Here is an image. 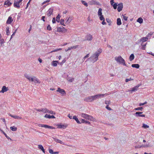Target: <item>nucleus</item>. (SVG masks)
Returning a JSON list of instances; mask_svg holds the SVG:
<instances>
[{
    "instance_id": "obj_48",
    "label": "nucleus",
    "mask_w": 154,
    "mask_h": 154,
    "mask_svg": "<svg viewBox=\"0 0 154 154\" xmlns=\"http://www.w3.org/2000/svg\"><path fill=\"white\" fill-rule=\"evenodd\" d=\"M9 27H7L6 28V34L7 35H9L10 32L9 31Z\"/></svg>"
},
{
    "instance_id": "obj_18",
    "label": "nucleus",
    "mask_w": 154,
    "mask_h": 154,
    "mask_svg": "<svg viewBox=\"0 0 154 154\" xmlns=\"http://www.w3.org/2000/svg\"><path fill=\"white\" fill-rule=\"evenodd\" d=\"M139 86H135L134 87L132 88L131 90H129L128 91H130L131 93L136 91L138 90Z\"/></svg>"
},
{
    "instance_id": "obj_42",
    "label": "nucleus",
    "mask_w": 154,
    "mask_h": 154,
    "mask_svg": "<svg viewBox=\"0 0 154 154\" xmlns=\"http://www.w3.org/2000/svg\"><path fill=\"white\" fill-rule=\"evenodd\" d=\"M56 141L57 142L60 143L61 144H64V143L61 140H60L59 139H56Z\"/></svg>"
},
{
    "instance_id": "obj_16",
    "label": "nucleus",
    "mask_w": 154,
    "mask_h": 154,
    "mask_svg": "<svg viewBox=\"0 0 154 154\" xmlns=\"http://www.w3.org/2000/svg\"><path fill=\"white\" fill-rule=\"evenodd\" d=\"M118 7L117 8L118 11L119 12H120L121 11L123 7V4L122 3H120L118 5Z\"/></svg>"
},
{
    "instance_id": "obj_26",
    "label": "nucleus",
    "mask_w": 154,
    "mask_h": 154,
    "mask_svg": "<svg viewBox=\"0 0 154 154\" xmlns=\"http://www.w3.org/2000/svg\"><path fill=\"white\" fill-rule=\"evenodd\" d=\"M34 81L33 82L35 83H40L41 82L37 78L35 77L34 79Z\"/></svg>"
},
{
    "instance_id": "obj_54",
    "label": "nucleus",
    "mask_w": 154,
    "mask_h": 154,
    "mask_svg": "<svg viewBox=\"0 0 154 154\" xmlns=\"http://www.w3.org/2000/svg\"><path fill=\"white\" fill-rule=\"evenodd\" d=\"M89 54H88L86 55L83 58V59L85 60L86 58H87L88 57H89Z\"/></svg>"
},
{
    "instance_id": "obj_30",
    "label": "nucleus",
    "mask_w": 154,
    "mask_h": 154,
    "mask_svg": "<svg viewBox=\"0 0 154 154\" xmlns=\"http://www.w3.org/2000/svg\"><path fill=\"white\" fill-rule=\"evenodd\" d=\"M117 24L118 25H120L122 24V22L120 18H117Z\"/></svg>"
},
{
    "instance_id": "obj_44",
    "label": "nucleus",
    "mask_w": 154,
    "mask_h": 154,
    "mask_svg": "<svg viewBox=\"0 0 154 154\" xmlns=\"http://www.w3.org/2000/svg\"><path fill=\"white\" fill-rule=\"evenodd\" d=\"M146 44H145L144 45H142L141 44V46H142V49H143V50H145V49H146Z\"/></svg>"
},
{
    "instance_id": "obj_4",
    "label": "nucleus",
    "mask_w": 154,
    "mask_h": 154,
    "mask_svg": "<svg viewBox=\"0 0 154 154\" xmlns=\"http://www.w3.org/2000/svg\"><path fill=\"white\" fill-rule=\"evenodd\" d=\"M57 31L61 32L63 33H65L67 31V29L63 27H59L57 28Z\"/></svg>"
},
{
    "instance_id": "obj_40",
    "label": "nucleus",
    "mask_w": 154,
    "mask_h": 154,
    "mask_svg": "<svg viewBox=\"0 0 154 154\" xmlns=\"http://www.w3.org/2000/svg\"><path fill=\"white\" fill-rule=\"evenodd\" d=\"M142 127L143 128H149V126L148 125H147L143 123V126Z\"/></svg>"
},
{
    "instance_id": "obj_15",
    "label": "nucleus",
    "mask_w": 154,
    "mask_h": 154,
    "mask_svg": "<svg viewBox=\"0 0 154 154\" xmlns=\"http://www.w3.org/2000/svg\"><path fill=\"white\" fill-rule=\"evenodd\" d=\"M57 126L58 128L65 129L67 127V125L58 124L57 125Z\"/></svg>"
},
{
    "instance_id": "obj_53",
    "label": "nucleus",
    "mask_w": 154,
    "mask_h": 154,
    "mask_svg": "<svg viewBox=\"0 0 154 154\" xmlns=\"http://www.w3.org/2000/svg\"><path fill=\"white\" fill-rule=\"evenodd\" d=\"M147 103V102L145 101L144 103H139V106H143V105H145V104H146Z\"/></svg>"
},
{
    "instance_id": "obj_3",
    "label": "nucleus",
    "mask_w": 154,
    "mask_h": 154,
    "mask_svg": "<svg viewBox=\"0 0 154 154\" xmlns=\"http://www.w3.org/2000/svg\"><path fill=\"white\" fill-rule=\"evenodd\" d=\"M115 60L120 64H122L124 66H126L125 60L121 56L115 57Z\"/></svg>"
},
{
    "instance_id": "obj_60",
    "label": "nucleus",
    "mask_w": 154,
    "mask_h": 154,
    "mask_svg": "<svg viewBox=\"0 0 154 154\" xmlns=\"http://www.w3.org/2000/svg\"><path fill=\"white\" fill-rule=\"evenodd\" d=\"M102 24L103 25H105L106 24V22H105V20H103V21L102 22Z\"/></svg>"
},
{
    "instance_id": "obj_9",
    "label": "nucleus",
    "mask_w": 154,
    "mask_h": 154,
    "mask_svg": "<svg viewBox=\"0 0 154 154\" xmlns=\"http://www.w3.org/2000/svg\"><path fill=\"white\" fill-rule=\"evenodd\" d=\"M21 3L19 2L18 1H15L14 4V7L19 8H20V5H21Z\"/></svg>"
},
{
    "instance_id": "obj_21",
    "label": "nucleus",
    "mask_w": 154,
    "mask_h": 154,
    "mask_svg": "<svg viewBox=\"0 0 154 154\" xmlns=\"http://www.w3.org/2000/svg\"><path fill=\"white\" fill-rule=\"evenodd\" d=\"M79 47V45H76L74 46L70 47L68 48V49H67V51H68V50H70L71 49H75L78 48Z\"/></svg>"
},
{
    "instance_id": "obj_49",
    "label": "nucleus",
    "mask_w": 154,
    "mask_h": 154,
    "mask_svg": "<svg viewBox=\"0 0 154 154\" xmlns=\"http://www.w3.org/2000/svg\"><path fill=\"white\" fill-rule=\"evenodd\" d=\"M100 17V19L101 20H105V18L103 17V15H102L99 16Z\"/></svg>"
},
{
    "instance_id": "obj_55",
    "label": "nucleus",
    "mask_w": 154,
    "mask_h": 154,
    "mask_svg": "<svg viewBox=\"0 0 154 154\" xmlns=\"http://www.w3.org/2000/svg\"><path fill=\"white\" fill-rule=\"evenodd\" d=\"M106 108L107 109H108V110H111V108H110V107H109V106L108 105H107L106 106Z\"/></svg>"
},
{
    "instance_id": "obj_52",
    "label": "nucleus",
    "mask_w": 154,
    "mask_h": 154,
    "mask_svg": "<svg viewBox=\"0 0 154 154\" xmlns=\"http://www.w3.org/2000/svg\"><path fill=\"white\" fill-rule=\"evenodd\" d=\"M3 133L4 134V135L5 136V137L8 139H10L11 140V139L9 137H8L7 135L4 132H3Z\"/></svg>"
},
{
    "instance_id": "obj_50",
    "label": "nucleus",
    "mask_w": 154,
    "mask_h": 154,
    "mask_svg": "<svg viewBox=\"0 0 154 154\" xmlns=\"http://www.w3.org/2000/svg\"><path fill=\"white\" fill-rule=\"evenodd\" d=\"M62 50L61 48L56 49H55L54 51H51V53H52V52H54L57 51H59V50Z\"/></svg>"
},
{
    "instance_id": "obj_37",
    "label": "nucleus",
    "mask_w": 154,
    "mask_h": 154,
    "mask_svg": "<svg viewBox=\"0 0 154 154\" xmlns=\"http://www.w3.org/2000/svg\"><path fill=\"white\" fill-rule=\"evenodd\" d=\"M60 17L59 14L56 17V21L58 23L60 22Z\"/></svg>"
},
{
    "instance_id": "obj_63",
    "label": "nucleus",
    "mask_w": 154,
    "mask_h": 154,
    "mask_svg": "<svg viewBox=\"0 0 154 154\" xmlns=\"http://www.w3.org/2000/svg\"><path fill=\"white\" fill-rule=\"evenodd\" d=\"M110 2L111 4L112 5H113V4L114 3V1L113 0H111Z\"/></svg>"
},
{
    "instance_id": "obj_31",
    "label": "nucleus",
    "mask_w": 154,
    "mask_h": 154,
    "mask_svg": "<svg viewBox=\"0 0 154 154\" xmlns=\"http://www.w3.org/2000/svg\"><path fill=\"white\" fill-rule=\"evenodd\" d=\"M143 19L141 17L139 18L137 20V22L139 23H140V24L143 23Z\"/></svg>"
},
{
    "instance_id": "obj_22",
    "label": "nucleus",
    "mask_w": 154,
    "mask_h": 154,
    "mask_svg": "<svg viewBox=\"0 0 154 154\" xmlns=\"http://www.w3.org/2000/svg\"><path fill=\"white\" fill-rule=\"evenodd\" d=\"M45 117L48 119H54L55 118V117L54 116H50V115H48L47 114L45 115Z\"/></svg>"
},
{
    "instance_id": "obj_24",
    "label": "nucleus",
    "mask_w": 154,
    "mask_h": 154,
    "mask_svg": "<svg viewBox=\"0 0 154 154\" xmlns=\"http://www.w3.org/2000/svg\"><path fill=\"white\" fill-rule=\"evenodd\" d=\"M49 152L51 154H58L59 153L58 152H54L53 150L51 149H49Z\"/></svg>"
},
{
    "instance_id": "obj_46",
    "label": "nucleus",
    "mask_w": 154,
    "mask_h": 154,
    "mask_svg": "<svg viewBox=\"0 0 154 154\" xmlns=\"http://www.w3.org/2000/svg\"><path fill=\"white\" fill-rule=\"evenodd\" d=\"M112 5L113 6V8L114 9H116L117 8V7L118 6V5L117 4V3H114Z\"/></svg>"
},
{
    "instance_id": "obj_62",
    "label": "nucleus",
    "mask_w": 154,
    "mask_h": 154,
    "mask_svg": "<svg viewBox=\"0 0 154 154\" xmlns=\"http://www.w3.org/2000/svg\"><path fill=\"white\" fill-rule=\"evenodd\" d=\"M29 3H30L29 2H28V3H27V5H26V8H25V9H27V8H28V6H29Z\"/></svg>"
},
{
    "instance_id": "obj_57",
    "label": "nucleus",
    "mask_w": 154,
    "mask_h": 154,
    "mask_svg": "<svg viewBox=\"0 0 154 154\" xmlns=\"http://www.w3.org/2000/svg\"><path fill=\"white\" fill-rule=\"evenodd\" d=\"M52 22L53 23H55V19L54 17L53 18L52 20Z\"/></svg>"
},
{
    "instance_id": "obj_64",
    "label": "nucleus",
    "mask_w": 154,
    "mask_h": 154,
    "mask_svg": "<svg viewBox=\"0 0 154 154\" xmlns=\"http://www.w3.org/2000/svg\"><path fill=\"white\" fill-rule=\"evenodd\" d=\"M67 12V10H65L63 12V14H66Z\"/></svg>"
},
{
    "instance_id": "obj_10",
    "label": "nucleus",
    "mask_w": 154,
    "mask_h": 154,
    "mask_svg": "<svg viewBox=\"0 0 154 154\" xmlns=\"http://www.w3.org/2000/svg\"><path fill=\"white\" fill-rule=\"evenodd\" d=\"M57 91L59 92L62 95L65 94H66V93L64 90L63 89H62L60 88H58L57 90Z\"/></svg>"
},
{
    "instance_id": "obj_58",
    "label": "nucleus",
    "mask_w": 154,
    "mask_h": 154,
    "mask_svg": "<svg viewBox=\"0 0 154 154\" xmlns=\"http://www.w3.org/2000/svg\"><path fill=\"white\" fill-rule=\"evenodd\" d=\"M81 123H85V120L84 119H82L81 120Z\"/></svg>"
},
{
    "instance_id": "obj_36",
    "label": "nucleus",
    "mask_w": 154,
    "mask_h": 154,
    "mask_svg": "<svg viewBox=\"0 0 154 154\" xmlns=\"http://www.w3.org/2000/svg\"><path fill=\"white\" fill-rule=\"evenodd\" d=\"M134 54H131L129 57V60L130 61H132L134 60Z\"/></svg>"
},
{
    "instance_id": "obj_47",
    "label": "nucleus",
    "mask_w": 154,
    "mask_h": 154,
    "mask_svg": "<svg viewBox=\"0 0 154 154\" xmlns=\"http://www.w3.org/2000/svg\"><path fill=\"white\" fill-rule=\"evenodd\" d=\"M123 19L125 20V21H126L128 19V17L125 16V15H123Z\"/></svg>"
},
{
    "instance_id": "obj_23",
    "label": "nucleus",
    "mask_w": 154,
    "mask_h": 154,
    "mask_svg": "<svg viewBox=\"0 0 154 154\" xmlns=\"http://www.w3.org/2000/svg\"><path fill=\"white\" fill-rule=\"evenodd\" d=\"M73 19V17H69L67 19V20L66 21V23L67 24H69L70 23V22Z\"/></svg>"
},
{
    "instance_id": "obj_39",
    "label": "nucleus",
    "mask_w": 154,
    "mask_h": 154,
    "mask_svg": "<svg viewBox=\"0 0 154 154\" xmlns=\"http://www.w3.org/2000/svg\"><path fill=\"white\" fill-rule=\"evenodd\" d=\"M143 109V107H140L135 108L134 109L136 110H141L142 111Z\"/></svg>"
},
{
    "instance_id": "obj_59",
    "label": "nucleus",
    "mask_w": 154,
    "mask_h": 154,
    "mask_svg": "<svg viewBox=\"0 0 154 154\" xmlns=\"http://www.w3.org/2000/svg\"><path fill=\"white\" fill-rule=\"evenodd\" d=\"M45 17L44 16H43L42 17V20L44 21V22H45Z\"/></svg>"
},
{
    "instance_id": "obj_32",
    "label": "nucleus",
    "mask_w": 154,
    "mask_h": 154,
    "mask_svg": "<svg viewBox=\"0 0 154 154\" xmlns=\"http://www.w3.org/2000/svg\"><path fill=\"white\" fill-rule=\"evenodd\" d=\"M131 66L135 68H138L140 67L139 65L138 64H132Z\"/></svg>"
},
{
    "instance_id": "obj_41",
    "label": "nucleus",
    "mask_w": 154,
    "mask_h": 154,
    "mask_svg": "<svg viewBox=\"0 0 154 154\" xmlns=\"http://www.w3.org/2000/svg\"><path fill=\"white\" fill-rule=\"evenodd\" d=\"M149 146H149V143H148L146 144L145 145H143L142 146H141L140 147H149Z\"/></svg>"
},
{
    "instance_id": "obj_25",
    "label": "nucleus",
    "mask_w": 154,
    "mask_h": 154,
    "mask_svg": "<svg viewBox=\"0 0 154 154\" xmlns=\"http://www.w3.org/2000/svg\"><path fill=\"white\" fill-rule=\"evenodd\" d=\"M148 40L147 37H143L140 38V42H145Z\"/></svg>"
},
{
    "instance_id": "obj_34",
    "label": "nucleus",
    "mask_w": 154,
    "mask_h": 154,
    "mask_svg": "<svg viewBox=\"0 0 154 154\" xmlns=\"http://www.w3.org/2000/svg\"><path fill=\"white\" fill-rule=\"evenodd\" d=\"M10 128L11 130L13 131H17V127H15V126L11 127H10Z\"/></svg>"
},
{
    "instance_id": "obj_12",
    "label": "nucleus",
    "mask_w": 154,
    "mask_h": 154,
    "mask_svg": "<svg viewBox=\"0 0 154 154\" xmlns=\"http://www.w3.org/2000/svg\"><path fill=\"white\" fill-rule=\"evenodd\" d=\"M84 100L86 102H91L93 101L92 96L86 97L84 99Z\"/></svg>"
},
{
    "instance_id": "obj_35",
    "label": "nucleus",
    "mask_w": 154,
    "mask_h": 154,
    "mask_svg": "<svg viewBox=\"0 0 154 154\" xmlns=\"http://www.w3.org/2000/svg\"><path fill=\"white\" fill-rule=\"evenodd\" d=\"M42 112H43L44 113H48V109H47L46 108H42Z\"/></svg>"
},
{
    "instance_id": "obj_38",
    "label": "nucleus",
    "mask_w": 154,
    "mask_h": 154,
    "mask_svg": "<svg viewBox=\"0 0 154 154\" xmlns=\"http://www.w3.org/2000/svg\"><path fill=\"white\" fill-rule=\"evenodd\" d=\"M81 1L82 3V4H83L84 5H85V6L87 7L88 6V4L85 1L83 0H81Z\"/></svg>"
},
{
    "instance_id": "obj_19",
    "label": "nucleus",
    "mask_w": 154,
    "mask_h": 154,
    "mask_svg": "<svg viewBox=\"0 0 154 154\" xmlns=\"http://www.w3.org/2000/svg\"><path fill=\"white\" fill-rule=\"evenodd\" d=\"M93 37L92 35L90 34H88L86 36V39L87 40L90 41L92 40Z\"/></svg>"
},
{
    "instance_id": "obj_20",
    "label": "nucleus",
    "mask_w": 154,
    "mask_h": 154,
    "mask_svg": "<svg viewBox=\"0 0 154 154\" xmlns=\"http://www.w3.org/2000/svg\"><path fill=\"white\" fill-rule=\"evenodd\" d=\"M9 115L11 116V117L13 118H14L15 119H22V118L21 117L19 116H18L17 115H14L13 116L12 115H11V114H9Z\"/></svg>"
},
{
    "instance_id": "obj_45",
    "label": "nucleus",
    "mask_w": 154,
    "mask_h": 154,
    "mask_svg": "<svg viewBox=\"0 0 154 154\" xmlns=\"http://www.w3.org/2000/svg\"><path fill=\"white\" fill-rule=\"evenodd\" d=\"M47 29L48 30L50 31L51 30L52 28L50 25H48L47 27Z\"/></svg>"
},
{
    "instance_id": "obj_17",
    "label": "nucleus",
    "mask_w": 154,
    "mask_h": 154,
    "mask_svg": "<svg viewBox=\"0 0 154 154\" xmlns=\"http://www.w3.org/2000/svg\"><path fill=\"white\" fill-rule=\"evenodd\" d=\"M13 21V19L11 16L9 17L7 20L6 21V23L7 24H10Z\"/></svg>"
},
{
    "instance_id": "obj_14",
    "label": "nucleus",
    "mask_w": 154,
    "mask_h": 154,
    "mask_svg": "<svg viewBox=\"0 0 154 154\" xmlns=\"http://www.w3.org/2000/svg\"><path fill=\"white\" fill-rule=\"evenodd\" d=\"M12 4V3L10 2V0H7L5 2L4 5L8 7L11 5Z\"/></svg>"
},
{
    "instance_id": "obj_7",
    "label": "nucleus",
    "mask_w": 154,
    "mask_h": 154,
    "mask_svg": "<svg viewBox=\"0 0 154 154\" xmlns=\"http://www.w3.org/2000/svg\"><path fill=\"white\" fill-rule=\"evenodd\" d=\"M54 11V8L53 7L50 8L48 10L47 12V15L48 16H50L51 15L53 14Z\"/></svg>"
},
{
    "instance_id": "obj_56",
    "label": "nucleus",
    "mask_w": 154,
    "mask_h": 154,
    "mask_svg": "<svg viewBox=\"0 0 154 154\" xmlns=\"http://www.w3.org/2000/svg\"><path fill=\"white\" fill-rule=\"evenodd\" d=\"M50 1V0H47V1H44L43 3L42 4H45L47 2H49Z\"/></svg>"
},
{
    "instance_id": "obj_61",
    "label": "nucleus",
    "mask_w": 154,
    "mask_h": 154,
    "mask_svg": "<svg viewBox=\"0 0 154 154\" xmlns=\"http://www.w3.org/2000/svg\"><path fill=\"white\" fill-rule=\"evenodd\" d=\"M85 123L86 124H90V122L88 121H85Z\"/></svg>"
},
{
    "instance_id": "obj_5",
    "label": "nucleus",
    "mask_w": 154,
    "mask_h": 154,
    "mask_svg": "<svg viewBox=\"0 0 154 154\" xmlns=\"http://www.w3.org/2000/svg\"><path fill=\"white\" fill-rule=\"evenodd\" d=\"M105 95H107V94H98L97 95L92 96L93 100H96L98 99L99 97H104Z\"/></svg>"
},
{
    "instance_id": "obj_27",
    "label": "nucleus",
    "mask_w": 154,
    "mask_h": 154,
    "mask_svg": "<svg viewBox=\"0 0 154 154\" xmlns=\"http://www.w3.org/2000/svg\"><path fill=\"white\" fill-rule=\"evenodd\" d=\"M72 119H75L76 122L78 124H80L81 122L79 121L78 119V118L76 116H74Z\"/></svg>"
},
{
    "instance_id": "obj_13",
    "label": "nucleus",
    "mask_w": 154,
    "mask_h": 154,
    "mask_svg": "<svg viewBox=\"0 0 154 154\" xmlns=\"http://www.w3.org/2000/svg\"><path fill=\"white\" fill-rule=\"evenodd\" d=\"M142 112H136L135 113L136 116L137 117H145V115L143 114H141L142 113Z\"/></svg>"
},
{
    "instance_id": "obj_2",
    "label": "nucleus",
    "mask_w": 154,
    "mask_h": 154,
    "mask_svg": "<svg viewBox=\"0 0 154 154\" xmlns=\"http://www.w3.org/2000/svg\"><path fill=\"white\" fill-rule=\"evenodd\" d=\"M81 116L90 121H94L95 120V119L93 116L85 113H82L81 115Z\"/></svg>"
},
{
    "instance_id": "obj_1",
    "label": "nucleus",
    "mask_w": 154,
    "mask_h": 154,
    "mask_svg": "<svg viewBox=\"0 0 154 154\" xmlns=\"http://www.w3.org/2000/svg\"><path fill=\"white\" fill-rule=\"evenodd\" d=\"M102 52V49H99L94 54H93L91 57L89 58L88 59H90L91 62L93 63L96 61L98 59V56Z\"/></svg>"
},
{
    "instance_id": "obj_28",
    "label": "nucleus",
    "mask_w": 154,
    "mask_h": 154,
    "mask_svg": "<svg viewBox=\"0 0 154 154\" xmlns=\"http://www.w3.org/2000/svg\"><path fill=\"white\" fill-rule=\"evenodd\" d=\"M102 9L101 8H99L98 12V16H100L102 15Z\"/></svg>"
},
{
    "instance_id": "obj_33",
    "label": "nucleus",
    "mask_w": 154,
    "mask_h": 154,
    "mask_svg": "<svg viewBox=\"0 0 154 154\" xmlns=\"http://www.w3.org/2000/svg\"><path fill=\"white\" fill-rule=\"evenodd\" d=\"M58 62L57 61H53L52 62V65L54 66H56Z\"/></svg>"
},
{
    "instance_id": "obj_51",
    "label": "nucleus",
    "mask_w": 154,
    "mask_h": 154,
    "mask_svg": "<svg viewBox=\"0 0 154 154\" xmlns=\"http://www.w3.org/2000/svg\"><path fill=\"white\" fill-rule=\"evenodd\" d=\"M64 20L62 19L60 20V23L61 24L64 26H65V25L64 23Z\"/></svg>"
},
{
    "instance_id": "obj_8",
    "label": "nucleus",
    "mask_w": 154,
    "mask_h": 154,
    "mask_svg": "<svg viewBox=\"0 0 154 154\" xmlns=\"http://www.w3.org/2000/svg\"><path fill=\"white\" fill-rule=\"evenodd\" d=\"M38 126L40 127H44L45 128H48L51 129H54L55 128L54 127L48 125H45L43 124H39Z\"/></svg>"
},
{
    "instance_id": "obj_29",
    "label": "nucleus",
    "mask_w": 154,
    "mask_h": 154,
    "mask_svg": "<svg viewBox=\"0 0 154 154\" xmlns=\"http://www.w3.org/2000/svg\"><path fill=\"white\" fill-rule=\"evenodd\" d=\"M38 148L40 149H41L42 152L45 153V150L44 149L43 146L41 145H38Z\"/></svg>"
},
{
    "instance_id": "obj_6",
    "label": "nucleus",
    "mask_w": 154,
    "mask_h": 154,
    "mask_svg": "<svg viewBox=\"0 0 154 154\" xmlns=\"http://www.w3.org/2000/svg\"><path fill=\"white\" fill-rule=\"evenodd\" d=\"M25 77L27 78L29 81H31L33 82L34 81V79L35 76H33L32 77H30L29 75L27 74H25L24 75Z\"/></svg>"
},
{
    "instance_id": "obj_43",
    "label": "nucleus",
    "mask_w": 154,
    "mask_h": 154,
    "mask_svg": "<svg viewBox=\"0 0 154 154\" xmlns=\"http://www.w3.org/2000/svg\"><path fill=\"white\" fill-rule=\"evenodd\" d=\"M48 113H49L51 114H54V115L55 113L53 111L49 110H48Z\"/></svg>"
},
{
    "instance_id": "obj_11",
    "label": "nucleus",
    "mask_w": 154,
    "mask_h": 154,
    "mask_svg": "<svg viewBox=\"0 0 154 154\" xmlns=\"http://www.w3.org/2000/svg\"><path fill=\"white\" fill-rule=\"evenodd\" d=\"M8 90V87H6L5 86H3L2 90L0 91V93H4L5 92H6Z\"/></svg>"
}]
</instances>
